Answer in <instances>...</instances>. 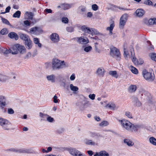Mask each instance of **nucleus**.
I'll return each instance as SVG.
<instances>
[{"mask_svg":"<svg viewBox=\"0 0 156 156\" xmlns=\"http://www.w3.org/2000/svg\"><path fill=\"white\" fill-rule=\"evenodd\" d=\"M70 87L71 90L74 92L77 91L79 90L78 87L76 86H74L73 84H70Z\"/></svg>","mask_w":156,"mask_h":156,"instance_id":"nucleus-34","label":"nucleus"},{"mask_svg":"<svg viewBox=\"0 0 156 156\" xmlns=\"http://www.w3.org/2000/svg\"><path fill=\"white\" fill-rule=\"evenodd\" d=\"M137 16L138 17L142 16L144 13V11L142 9H137L136 11Z\"/></svg>","mask_w":156,"mask_h":156,"instance_id":"nucleus-20","label":"nucleus"},{"mask_svg":"<svg viewBox=\"0 0 156 156\" xmlns=\"http://www.w3.org/2000/svg\"><path fill=\"white\" fill-rule=\"evenodd\" d=\"M25 44L26 46L27 49H30L32 47V42L31 41H29L28 42H25Z\"/></svg>","mask_w":156,"mask_h":156,"instance_id":"nucleus-30","label":"nucleus"},{"mask_svg":"<svg viewBox=\"0 0 156 156\" xmlns=\"http://www.w3.org/2000/svg\"><path fill=\"white\" fill-rule=\"evenodd\" d=\"M88 133L89 136L92 138H95L96 139H98L102 137V135L99 133L89 131L88 132Z\"/></svg>","mask_w":156,"mask_h":156,"instance_id":"nucleus-12","label":"nucleus"},{"mask_svg":"<svg viewBox=\"0 0 156 156\" xmlns=\"http://www.w3.org/2000/svg\"><path fill=\"white\" fill-rule=\"evenodd\" d=\"M40 116L41 117L44 118V119H47V117H48V115L44 114L42 112L40 113Z\"/></svg>","mask_w":156,"mask_h":156,"instance_id":"nucleus-48","label":"nucleus"},{"mask_svg":"<svg viewBox=\"0 0 156 156\" xmlns=\"http://www.w3.org/2000/svg\"><path fill=\"white\" fill-rule=\"evenodd\" d=\"M121 124L122 127L128 130H130L132 127V124L128 121L123 120L121 121Z\"/></svg>","mask_w":156,"mask_h":156,"instance_id":"nucleus-7","label":"nucleus"},{"mask_svg":"<svg viewBox=\"0 0 156 156\" xmlns=\"http://www.w3.org/2000/svg\"><path fill=\"white\" fill-rule=\"evenodd\" d=\"M137 89L136 86V85H131L129 87L128 91L130 93H133L135 92Z\"/></svg>","mask_w":156,"mask_h":156,"instance_id":"nucleus-18","label":"nucleus"},{"mask_svg":"<svg viewBox=\"0 0 156 156\" xmlns=\"http://www.w3.org/2000/svg\"><path fill=\"white\" fill-rule=\"evenodd\" d=\"M2 22L3 23H5L7 25H8L11 26V25L10 23H9V21L8 20H7V19H5V18H2Z\"/></svg>","mask_w":156,"mask_h":156,"instance_id":"nucleus-41","label":"nucleus"},{"mask_svg":"<svg viewBox=\"0 0 156 156\" xmlns=\"http://www.w3.org/2000/svg\"><path fill=\"white\" fill-rule=\"evenodd\" d=\"M8 33L7 29L6 28H3L0 31V33L2 35L7 34Z\"/></svg>","mask_w":156,"mask_h":156,"instance_id":"nucleus-44","label":"nucleus"},{"mask_svg":"<svg viewBox=\"0 0 156 156\" xmlns=\"http://www.w3.org/2000/svg\"><path fill=\"white\" fill-rule=\"evenodd\" d=\"M147 43L148 44V46L147 47L148 49L150 51H153V50L154 49V48L153 46L151 44L150 41H147Z\"/></svg>","mask_w":156,"mask_h":156,"instance_id":"nucleus-35","label":"nucleus"},{"mask_svg":"<svg viewBox=\"0 0 156 156\" xmlns=\"http://www.w3.org/2000/svg\"><path fill=\"white\" fill-rule=\"evenodd\" d=\"M133 51L131 50V58L132 60V62L135 64H137L138 63V61L136 59V58L134 56V53L133 52Z\"/></svg>","mask_w":156,"mask_h":156,"instance_id":"nucleus-24","label":"nucleus"},{"mask_svg":"<svg viewBox=\"0 0 156 156\" xmlns=\"http://www.w3.org/2000/svg\"><path fill=\"white\" fill-rule=\"evenodd\" d=\"M81 29L85 34H90L92 33L93 31L92 28L87 27L85 25H83L81 26Z\"/></svg>","mask_w":156,"mask_h":156,"instance_id":"nucleus-10","label":"nucleus"},{"mask_svg":"<svg viewBox=\"0 0 156 156\" xmlns=\"http://www.w3.org/2000/svg\"><path fill=\"white\" fill-rule=\"evenodd\" d=\"M69 151L70 154L73 156H86L84 154L82 153L75 148H70Z\"/></svg>","mask_w":156,"mask_h":156,"instance_id":"nucleus-8","label":"nucleus"},{"mask_svg":"<svg viewBox=\"0 0 156 156\" xmlns=\"http://www.w3.org/2000/svg\"><path fill=\"white\" fill-rule=\"evenodd\" d=\"M8 113L9 114H12L14 113V111L11 108H8Z\"/></svg>","mask_w":156,"mask_h":156,"instance_id":"nucleus-57","label":"nucleus"},{"mask_svg":"<svg viewBox=\"0 0 156 156\" xmlns=\"http://www.w3.org/2000/svg\"><path fill=\"white\" fill-rule=\"evenodd\" d=\"M77 42L82 44H87L89 42L88 39L86 37L84 38V37H77Z\"/></svg>","mask_w":156,"mask_h":156,"instance_id":"nucleus-11","label":"nucleus"},{"mask_svg":"<svg viewBox=\"0 0 156 156\" xmlns=\"http://www.w3.org/2000/svg\"><path fill=\"white\" fill-rule=\"evenodd\" d=\"M50 39L53 42L57 43L59 40L58 35L56 33H53L50 36Z\"/></svg>","mask_w":156,"mask_h":156,"instance_id":"nucleus-9","label":"nucleus"},{"mask_svg":"<svg viewBox=\"0 0 156 156\" xmlns=\"http://www.w3.org/2000/svg\"><path fill=\"white\" fill-rule=\"evenodd\" d=\"M142 74L144 79L148 81H151L154 79V74L151 72H148L146 70H144L143 71Z\"/></svg>","mask_w":156,"mask_h":156,"instance_id":"nucleus-4","label":"nucleus"},{"mask_svg":"<svg viewBox=\"0 0 156 156\" xmlns=\"http://www.w3.org/2000/svg\"><path fill=\"white\" fill-rule=\"evenodd\" d=\"M47 78L48 80L51 81L52 83L55 82V76L54 75L48 76Z\"/></svg>","mask_w":156,"mask_h":156,"instance_id":"nucleus-26","label":"nucleus"},{"mask_svg":"<svg viewBox=\"0 0 156 156\" xmlns=\"http://www.w3.org/2000/svg\"><path fill=\"white\" fill-rule=\"evenodd\" d=\"M149 25H153L154 24V19H150L149 20Z\"/></svg>","mask_w":156,"mask_h":156,"instance_id":"nucleus-47","label":"nucleus"},{"mask_svg":"<svg viewBox=\"0 0 156 156\" xmlns=\"http://www.w3.org/2000/svg\"><path fill=\"white\" fill-rule=\"evenodd\" d=\"M108 125V123L107 121H103L99 125L102 126H105Z\"/></svg>","mask_w":156,"mask_h":156,"instance_id":"nucleus-51","label":"nucleus"},{"mask_svg":"<svg viewBox=\"0 0 156 156\" xmlns=\"http://www.w3.org/2000/svg\"><path fill=\"white\" fill-rule=\"evenodd\" d=\"M9 36L11 38H14L16 40L18 39L17 35L15 32H12L9 33L8 34Z\"/></svg>","mask_w":156,"mask_h":156,"instance_id":"nucleus-23","label":"nucleus"},{"mask_svg":"<svg viewBox=\"0 0 156 156\" xmlns=\"http://www.w3.org/2000/svg\"><path fill=\"white\" fill-rule=\"evenodd\" d=\"M150 56L152 60L155 61H156V54L154 53H151L150 55Z\"/></svg>","mask_w":156,"mask_h":156,"instance_id":"nucleus-45","label":"nucleus"},{"mask_svg":"<svg viewBox=\"0 0 156 156\" xmlns=\"http://www.w3.org/2000/svg\"><path fill=\"white\" fill-rule=\"evenodd\" d=\"M0 125L2 128L6 130L11 129L12 124L7 120L3 118H0Z\"/></svg>","mask_w":156,"mask_h":156,"instance_id":"nucleus-3","label":"nucleus"},{"mask_svg":"<svg viewBox=\"0 0 156 156\" xmlns=\"http://www.w3.org/2000/svg\"><path fill=\"white\" fill-rule=\"evenodd\" d=\"M105 72V69L102 68H98L97 71L98 75L101 77H103L104 76Z\"/></svg>","mask_w":156,"mask_h":156,"instance_id":"nucleus-17","label":"nucleus"},{"mask_svg":"<svg viewBox=\"0 0 156 156\" xmlns=\"http://www.w3.org/2000/svg\"><path fill=\"white\" fill-rule=\"evenodd\" d=\"M10 151L20 153L31 154L34 153V151L31 149H17L15 148H12L10 149Z\"/></svg>","mask_w":156,"mask_h":156,"instance_id":"nucleus-6","label":"nucleus"},{"mask_svg":"<svg viewBox=\"0 0 156 156\" xmlns=\"http://www.w3.org/2000/svg\"><path fill=\"white\" fill-rule=\"evenodd\" d=\"M51 64L53 70H58L68 66V65H66L64 61H61L56 58L52 59Z\"/></svg>","mask_w":156,"mask_h":156,"instance_id":"nucleus-1","label":"nucleus"},{"mask_svg":"<svg viewBox=\"0 0 156 156\" xmlns=\"http://www.w3.org/2000/svg\"><path fill=\"white\" fill-rule=\"evenodd\" d=\"M21 14V12L20 11H17L13 15V17H14L20 18Z\"/></svg>","mask_w":156,"mask_h":156,"instance_id":"nucleus-36","label":"nucleus"},{"mask_svg":"<svg viewBox=\"0 0 156 156\" xmlns=\"http://www.w3.org/2000/svg\"><path fill=\"white\" fill-rule=\"evenodd\" d=\"M68 21L69 20L67 17H63L62 18V22L65 23H67L68 22Z\"/></svg>","mask_w":156,"mask_h":156,"instance_id":"nucleus-50","label":"nucleus"},{"mask_svg":"<svg viewBox=\"0 0 156 156\" xmlns=\"http://www.w3.org/2000/svg\"><path fill=\"white\" fill-rule=\"evenodd\" d=\"M124 143L126 144L128 146L131 147L134 145V143L130 140L128 139H125L123 140Z\"/></svg>","mask_w":156,"mask_h":156,"instance_id":"nucleus-19","label":"nucleus"},{"mask_svg":"<svg viewBox=\"0 0 156 156\" xmlns=\"http://www.w3.org/2000/svg\"><path fill=\"white\" fill-rule=\"evenodd\" d=\"M133 99V102L134 106L139 107L141 106L142 103L139 101L137 98L134 97Z\"/></svg>","mask_w":156,"mask_h":156,"instance_id":"nucleus-13","label":"nucleus"},{"mask_svg":"<svg viewBox=\"0 0 156 156\" xmlns=\"http://www.w3.org/2000/svg\"><path fill=\"white\" fill-rule=\"evenodd\" d=\"M34 43L36 44H37L39 42V40L37 38H34Z\"/></svg>","mask_w":156,"mask_h":156,"instance_id":"nucleus-64","label":"nucleus"},{"mask_svg":"<svg viewBox=\"0 0 156 156\" xmlns=\"http://www.w3.org/2000/svg\"><path fill=\"white\" fill-rule=\"evenodd\" d=\"M95 95L94 94H90L89 95V97L92 100H94L95 99Z\"/></svg>","mask_w":156,"mask_h":156,"instance_id":"nucleus-58","label":"nucleus"},{"mask_svg":"<svg viewBox=\"0 0 156 156\" xmlns=\"http://www.w3.org/2000/svg\"><path fill=\"white\" fill-rule=\"evenodd\" d=\"M85 144L87 145H94L95 143L92 141V140H87L85 142Z\"/></svg>","mask_w":156,"mask_h":156,"instance_id":"nucleus-40","label":"nucleus"},{"mask_svg":"<svg viewBox=\"0 0 156 156\" xmlns=\"http://www.w3.org/2000/svg\"><path fill=\"white\" fill-rule=\"evenodd\" d=\"M66 30L68 32H72L74 31V28L72 27H67Z\"/></svg>","mask_w":156,"mask_h":156,"instance_id":"nucleus-42","label":"nucleus"},{"mask_svg":"<svg viewBox=\"0 0 156 156\" xmlns=\"http://www.w3.org/2000/svg\"><path fill=\"white\" fill-rule=\"evenodd\" d=\"M142 128V126L139 125L132 124V127L130 131L132 132H137L140 129Z\"/></svg>","mask_w":156,"mask_h":156,"instance_id":"nucleus-15","label":"nucleus"},{"mask_svg":"<svg viewBox=\"0 0 156 156\" xmlns=\"http://www.w3.org/2000/svg\"><path fill=\"white\" fill-rule=\"evenodd\" d=\"M9 79V77L2 75L0 77V81L5 82Z\"/></svg>","mask_w":156,"mask_h":156,"instance_id":"nucleus-31","label":"nucleus"},{"mask_svg":"<svg viewBox=\"0 0 156 156\" xmlns=\"http://www.w3.org/2000/svg\"><path fill=\"white\" fill-rule=\"evenodd\" d=\"M24 24L25 25H27V26H30V23L29 21L27 20L24 21Z\"/></svg>","mask_w":156,"mask_h":156,"instance_id":"nucleus-62","label":"nucleus"},{"mask_svg":"<svg viewBox=\"0 0 156 156\" xmlns=\"http://www.w3.org/2000/svg\"><path fill=\"white\" fill-rule=\"evenodd\" d=\"M92 49V47L90 46H89L85 47L84 49V50L86 52H88L90 51Z\"/></svg>","mask_w":156,"mask_h":156,"instance_id":"nucleus-46","label":"nucleus"},{"mask_svg":"<svg viewBox=\"0 0 156 156\" xmlns=\"http://www.w3.org/2000/svg\"><path fill=\"white\" fill-rule=\"evenodd\" d=\"M131 72L133 73L137 74L138 73V70L133 66H131Z\"/></svg>","mask_w":156,"mask_h":156,"instance_id":"nucleus-37","label":"nucleus"},{"mask_svg":"<svg viewBox=\"0 0 156 156\" xmlns=\"http://www.w3.org/2000/svg\"><path fill=\"white\" fill-rule=\"evenodd\" d=\"M92 8L94 11H96L98 10V7L96 4H94L92 5Z\"/></svg>","mask_w":156,"mask_h":156,"instance_id":"nucleus-49","label":"nucleus"},{"mask_svg":"<svg viewBox=\"0 0 156 156\" xmlns=\"http://www.w3.org/2000/svg\"><path fill=\"white\" fill-rule=\"evenodd\" d=\"M100 156H109L108 154L105 151H101L99 153Z\"/></svg>","mask_w":156,"mask_h":156,"instance_id":"nucleus-38","label":"nucleus"},{"mask_svg":"<svg viewBox=\"0 0 156 156\" xmlns=\"http://www.w3.org/2000/svg\"><path fill=\"white\" fill-rule=\"evenodd\" d=\"M144 4L148 5H153V3L152 1L150 0H147L144 1Z\"/></svg>","mask_w":156,"mask_h":156,"instance_id":"nucleus-43","label":"nucleus"},{"mask_svg":"<svg viewBox=\"0 0 156 156\" xmlns=\"http://www.w3.org/2000/svg\"><path fill=\"white\" fill-rule=\"evenodd\" d=\"M47 120L49 122H52L54 121V119L48 115V117H47Z\"/></svg>","mask_w":156,"mask_h":156,"instance_id":"nucleus-53","label":"nucleus"},{"mask_svg":"<svg viewBox=\"0 0 156 156\" xmlns=\"http://www.w3.org/2000/svg\"><path fill=\"white\" fill-rule=\"evenodd\" d=\"M114 26L115 24L114 23H113L110 24L109 27H108L107 28L106 30H109V34L110 35H112V31Z\"/></svg>","mask_w":156,"mask_h":156,"instance_id":"nucleus-28","label":"nucleus"},{"mask_svg":"<svg viewBox=\"0 0 156 156\" xmlns=\"http://www.w3.org/2000/svg\"><path fill=\"white\" fill-rule=\"evenodd\" d=\"M2 53L4 55L8 54L11 53V50L10 49H7L6 48H4L1 50Z\"/></svg>","mask_w":156,"mask_h":156,"instance_id":"nucleus-29","label":"nucleus"},{"mask_svg":"<svg viewBox=\"0 0 156 156\" xmlns=\"http://www.w3.org/2000/svg\"><path fill=\"white\" fill-rule=\"evenodd\" d=\"M72 7V5L68 4H62L61 5V7L64 10L69 9Z\"/></svg>","mask_w":156,"mask_h":156,"instance_id":"nucleus-27","label":"nucleus"},{"mask_svg":"<svg viewBox=\"0 0 156 156\" xmlns=\"http://www.w3.org/2000/svg\"><path fill=\"white\" fill-rule=\"evenodd\" d=\"M10 49L11 53L12 54H16L18 53L17 48L16 44L14 45Z\"/></svg>","mask_w":156,"mask_h":156,"instance_id":"nucleus-22","label":"nucleus"},{"mask_svg":"<svg viewBox=\"0 0 156 156\" xmlns=\"http://www.w3.org/2000/svg\"><path fill=\"white\" fill-rule=\"evenodd\" d=\"M27 35L23 34H21L20 36V37L23 40H24L25 39L26 37H27Z\"/></svg>","mask_w":156,"mask_h":156,"instance_id":"nucleus-60","label":"nucleus"},{"mask_svg":"<svg viewBox=\"0 0 156 156\" xmlns=\"http://www.w3.org/2000/svg\"><path fill=\"white\" fill-rule=\"evenodd\" d=\"M6 105L5 98L2 96H0V107L2 109Z\"/></svg>","mask_w":156,"mask_h":156,"instance_id":"nucleus-14","label":"nucleus"},{"mask_svg":"<svg viewBox=\"0 0 156 156\" xmlns=\"http://www.w3.org/2000/svg\"><path fill=\"white\" fill-rule=\"evenodd\" d=\"M128 17V14L126 13L123 14L121 17L120 20L119 27L123 29L127 22Z\"/></svg>","mask_w":156,"mask_h":156,"instance_id":"nucleus-5","label":"nucleus"},{"mask_svg":"<svg viewBox=\"0 0 156 156\" xmlns=\"http://www.w3.org/2000/svg\"><path fill=\"white\" fill-rule=\"evenodd\" d=\"M125 115L129 118H132V114L129 112H126L125 113Z\"/></svg>","mask_w":156,"mask_h":156,"instance_id":"nucleus-54","label":"nucleus"},{"mask_svg":"<svg viewBox=\"0 0 156 156\" xmlns=\"http://www.w3.org/2000/svg\"><path fill=\"white\" fill-rule=\"evenodd\" d=\"M39 28L37 27H35L31 28L30 29V32H37L39 31Z\"/></svg>","mask_w":156,"mask_h":156,"instance_id":"nucleus-39","label":"nucleus"},{"mask_svg":"<svg viewBox=\"0 0 156 156\" xmlns=\"http://www.w3.org/2000/svg\"><path fill=\"white\" fill-rule=\"evenodd\" d=\"M53 99V101L55 103H57L58 102V101H59V100L57 99V97L56 95L54 96Z\"/></svg>","mask_w":156,"mask_h":156,"instance_id":"nucleus-56","label":"nucleus"},{"mask_svg":"<svg viewBox=\"0 0 156 156\" xmlns=\"http://www.w3.org/2000/svg\"><path fill=\"white\" fill-rule=\"evenodd\" d=\"M64 131V129L63 128H60L59 129H58L56 131V133L58 134H61L62 133L63 131Z\"/></svg>","mask_w":156,"mask_h":156,"instance_id":"nucleus-52","label":"nucleus"},{"mask_svg":"<svg viewBox=\"0 0 156 156\" xmlns=\"http://www.w3.org/2000/svg\"><path fill=\"white\" fill-rule=\"evenodd\" d=\"M109 73L110 75L115 78H117L118 77V75L115 71H110L109 72Z\"/></svg>","mask_w":156,"mask_h":156,"instance_id":"nucleus-32","label":"nucleus"},{"mask_svg":"<svg viewBox=\"0 0 156 156\" xmlns=\"http://www.w3.org/2000/svg\"><path fill=\"white\" fill-rule=\"evenodd\" d=\"M31 54L30 53L28 52L26 55V56L25 57V59H28L29 58L31 57Z\"/></svg>","mask_w":156,"mask_h":156,"instance_id":"nucleus-63","label":"nucleus"},{"mask_svg":"<svg viewBox=\"0 0 156 156\" xmlns=\"http://www.w3.org/2000/svg\"><path fill=\"white\" fill-rule=\"evenodd\" d=\"M124 55L126 59H127L128 56L129 55V54L125 48L124 49Z\"/></svg>","mask_w":156,"mask_h":156,"instance_id":"nucleus-55","label":"nucleus"},{"mask_svg":"<svg viewBox=\"0 0 156 156\" xmlns=\"http://www.w3.org/2000/svg\"><path fill=\"white\" fill-rule=\"evenodd\" d=\"M110 55L114 58H116L117 60H120L121 58L119 50L113 46L110 48Z\"/></svg>","mask_w":156,"mask_h":156,"instance_id":"nucleus-2","label":"nucleus"},{"mask_svg":"<svg viewBox=\"0 0 156 156\" xmlns=\"http://www.w3.org/2000/svg\"><path fill=\"white\" fill-rule=\"evenodd\" d=\"M148 21H149V20L146 18L144 19L143 20V23L147 25H149Z\"/></svg>","mask_w":156,"mask_h":156,"instance_id":"nucleus-61","label":"nucleus"},{"mask_svg":"<svg viewBox=\"0 0 156 156\" xmlns=\"http://www.w3.org/2000/svg\"><path fill=\"white\" fill-rule=\"evenodd\" d=\"M150 143L156 146V139L153 137H151L149 139Z\"/></svg>","mask_w":156,"mask_h":156,"instance_id":"nucleus-33","label":"nucleus"},{"mask_svg":"<svg viewBox=\"0 0 156 156\" xmlns=\"http://www.w3.org/2000/svg\"><path fill=\"white\" fill-rule=\"evenodd\" d=\"M105 107L107 108H109L111 109L114 110L116 108V105L114 103H109L106 105Z\"/></svg>","mask_w":156,"mask_h":156,"instance_id":"nucleus-25","label":"nucleus"},{"mask_svg":"<svg viewBox=\"0 0 156 156\" xmlns=\"http://www.w3.org/2000/svg\"><path fill=\"white\" fill-rule=\"evenodd\" d=\"M98 44V43L97 42L95 43V50L96 51L99 53L100 52V50L99 49L97 46V45Z\"/></svg>","mask_w":156,"mask_h":156,"instance_id":"nucleus-59","label":"nucleus"},{"mask_svg":"<svg viewBox=\"0 0 156 156\" xmlns=\"http://www.w3.org/2000/svg\"><path fill=\"white\" fill-rule=\"evenodd\" d=\"M16 46L18 51L20 52L21 54H23L26 52V49L24 47L19 44H17Z\"/></svg>","mask_w":156,"mask_h":156,"instance_id":"nucleus-16","label":"nucleus"},{"mask_svg":"<svg viewBox=\"0 0 156 156\" xmlns=\"http://www.w3.org/2000/svg\"><path fill=\"white\" fill-rule=\"evenodd\" d=\"M34 16V14L32 12H27L25 14V17L29 20H32Z\"/></svg>","mask_w":156,"mask_h":156,"instance_id":"nucleus-21","label":"nucleus"}]
</instances>
